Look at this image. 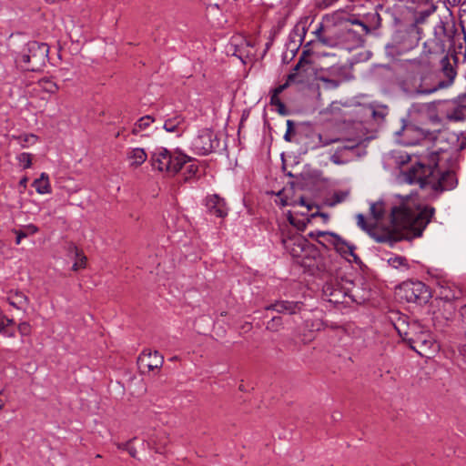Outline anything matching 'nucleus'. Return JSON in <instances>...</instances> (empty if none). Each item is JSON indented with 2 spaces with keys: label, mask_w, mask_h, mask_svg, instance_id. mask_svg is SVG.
I'll return each instance as SVG.
<instances>
[{
  "label": "nucleus",
  "mask_w": 466,
  "mask_h": 466,
  "mask_svg": "<svg viewBox=\"0 0 466 466\" xmlns=\"http://www.w3.org/2000/svg\"><path fill=\"white\" fill-rule=\"evenodd\" d=\"M342 15V12L338 13L337 18L334 15H324L311 32L315 35V39L310 40L314 41L312 45L319 43L328 47L339 46Z\"/></svg>",
  "instance_id": "8"
},
{
  "label": "nucleus",
  "mask_w": 466,
  "mask_h": 466,
  "mask_svg": "<svg viewBox=\"0 0 466 466\" xmlns=\"http://www.w3.org/2000/svg\"><path fill=\"white\" fill-rule=\"evenodd\" d=\"M314 41H309L303 47L301 56L298 63L293 67L292 71L289 74V80L293 81L294 84H309L314 80H319V72L315 67L314 63L309 59L312 54L309 46Z\"/></svg>",
  "instance_id": "9"
},
{
  "label": "nucleus",
  "mask_w": 466,
  "mask_h": 466,
  "mask_svg": "<svg viewBox=\"0 0 466 466\" xmlns=\"http://www.w3.org/2000/svg\"><path fill=\"white\" fill-rule=\"evenodd\" d=\"M6 299L12 307L17 309L25 310L29 304L28 297L20 290H10Z\"/></svg>",
  "instance_id": "24"
},
{
  "label": "nucleus",
  "mask_w": 466,
  "mask_h": 466,
  "mask_svg": "<svg viewBox=\"0 0 466 466\" xmlns=\"http://www.w3.org/2000/svg\"><path fill=\"white\" fill-rule=\"evenodd\" d=\"M372 118L378 122L382 123L389 114V108L387 106H370L369 108Z\"/></svg>",
  "instance_id": "31"
},
{
  "label": "nucleus",
  "mask_w": 466,
  "mask_h": 466,
  "mask_svg": "<svg viewBox=\"0 0 466 466\" xmlns=\"http://www.w3.org/2000/svg\"><path fill=\"white\" fill-rule=\"evenodd\" d=\"M331 241L329 238H323V240H318V243L328 249L329 246H331Z\"/></svg>",
  "instance_id": "53"
},
{
  "label": "nucleus",
  "mask_w": 466,
  "mask_h": 466,
  "mask_svg": "<svg viewBox=\"0 0 466 466\" xmlns=\"http://www.w3.org/2000/svg\"><path fill=\"white\" fill-rule=\"evenodd\" d=\"M330 237L332 238L331 246L337 253L349 261H353L357 265L362 263L360 257L355 253L356 246L354 244L346 241L338 234L331 235Z\"/></svg>",
  "instance_id": "15"
},
{
  "label": "nucleus",
  "mask_w": 466,
  "mask_h": 466,
  "mask_svg": "<svg viewBox=\"0 0 466 466\" xmlns=\"http://www.w3.org/2000/svg\"><path fill=\"white\" fill-rule=\"evenodd\" d=\"M460 40L459 30L451 9L444 7V13L440 15L439 21L433 26V32L423 44V53L426 55L442 56L451 54L454 62L458 60L455 48Z\"/></svg>",
  "instance_id": "3"
},
{
  "label": "nucleus",
  "mask_w": 466,
  "mask_h": 466,
  "mask_svg": "<svg viewBox=\"0 0 466 466\" xmlns=\"http://www.w3.org/2000/svg\"><path fill=\"white\" fill-rule=\"evenodd\" d=\"M439 285V297L441 299L451 302L461 299L463 297L462 289L457 284L442 280L438 283Z\"/></svg>",
  "instance_id": "17"
},
{
  "label": "nucleus",
  "mask_w": 466,
  "mask_h": 466,
  "mask_svg": "<svg viewBox=\"0 0 466 466\" xmlns=\"http://www.w3.org/2000/svg\"><path fill=\"white\" fill-rule=\"evenodd\" d=\"M17 160L20 163V165L23 166L24 168H29L32 165V157L31 154L29 153H21L17 157Z\"/></svg>",
  "instance_id": "43"
},
{
  "label": "nucleus",
  "mask_w": 466,
  "mask_h": 466,
  "mask_svg": "<svg viewBox=\"0 0 466 466\" xmlns=\"http://www.w3.org/2000/svg\"><path fill=\"white\" fill-rule=\"evenodd\" d=\"M447 153V149L439 148L428 155L427 163L419 162L408 171L410 183H419L420 187L427 186L437 193L451 190L458 185V178L454 171L441 170L439 162Z\"/></svg>",
  "instance_id": "2"
},
{
  "label": "nucleus",
  "mask_w": 466,
  "mask_h": 466,
  "mask_svg": "<svg viewBox=\"0 0 466 466\" xmlns=\"http://www.w3.org/2000/svg\"><path fill=\"white\" fill-rule=\"evenodd\" d=\"M0 320H2V322L4 324V333H5V329L8 326L15 324V320L13 319H9L4 314H3V316H1Z\"/></svg>",
  "instance_id": "50"
},
{
  "label": "nucleus",
  "mask_w": 466,
  "mask_h": 466,
  "mask_svg": "<svg viewBox=\"0 0 466 466\" xmlns=\"http://www.w3.org/2000/svg\"><path fill=\"white\" fill-rule=\"evenodd\" d=\"M398 295L409 303L426 304L431 298V292L425 283L419 280L402 282L398 288Z\"/></svg>",
  "instance_id": "12"
},
{
  "label": "nucleus",
  "mask_w": 466,
  "mask_h": 466,
  "mask_svg": "<svg viewBox=\"0 0 466 466\" xmlns=\"http://www.w3.org/2000/svg\"><path fill=\"white\" fill-rule=\"evenodd\" d=\"M434 213L435 208L432 207L416 206L409 199L400 198L390 209L393 232L373 234V238L379 243H389L393 246L402 239L420 237Z\"/></svg>",
  "instance_id": "1"
},
{
  "label": "nucleus",
  "mask_w": 466,
  "mask_h": 466,
  "mask_svg": "<svg viewBox=\"0 0 466 466\" xmlns=\"http://www.w3.org/2000/svg\"><path fill=\"white\" fill-rule=\"evenodd\" d=\"M39 228L34 224L22 226L21 228H13L12 232L15 235V244L19 245L23 238L35 235Z\"/></svg>",
  "instance_id": "27"
},
{
  "label": "nucleus",
  "mask_w": 466,
  "mask_h": 466,
  "mask_svg": "<svg viewBox=\"0 0 466 466\" xmlns=\"http://www.w3.org/2000/svg\"><path fill=\"white\" fill-rule=\"evenodd\" d=\"M441 0H432L431 3H426L424 6L419 7L414 13V24L415 25L424 24L428 17L431 15L439 6L437 3H441Z\"/></svg>",
  "instance_id": "23"
},
{
  "label": "nucleus",
  "mask_w": 466,
  "mask_h": 466,
  "mask_svg": "<svg viewBox=\"0 0 466 466\" xmlns=\"http://www.w3.org/2000/svg\"><path fill=\"white\" fill-rule=\"evenodd\" d=\"M198 166L196 165V164H190L187 167V171H186V177L185 179L187 180L193 177L196 176V174L198 173Z\"/></svg>",
  "instance_id": "46"
},
{
  "label": "nucleus",
  "mask_w": 466,
  "mask_h": 466,
  "mask_svg": "<svg viewBox=\"0 0 466 466\" xmlns=\"http://www.w3.org/2000/svg\"><path fill=\"white\" fill-rule=\"evenodd\" d=\"M280 202H281V206H282V207H285V206H288V205H289V203H288V201H287L286 199L281 198V199H280Z\"/></svg>",
  "instance_id": "64"
},
{
  "label": "nucleus",
  "mask_w": 466,
  "mask_h": 466,
  "mask_svg": "<svg viewBox=\"0 0 466 466\" xmlns=\"http://www.w3.org/2000/svg\"><path fill=\"white\" fill-rule=\"evenodd\" d=\"M352 286L353 281L332 276L325 280L322 287L323 296L333 304L344 303L347 297L355 301V299L350 294Z\"/></svg>",
  "instance_id": "11"
},
{
  "label": "nucleus",
  "mask_w": 466,
  "mask_h": 466,
  "mask_svg": "<svg viewBox=\"0 0 466 466\" xmlns=\"http://www.w3.org/2000/svg\"><path fill=\"white\" fill-rule=\"evenodd\" d=\"M460 104L447 116L450 120L461 121L466 119V96H459Z\"/></svg>",
  "instance_id": "29"
},
{
  "label": "nucleus",
  "mask_w": 466,
  "mask_h": 466,
  "mask_svg": "<svg viewBox=\"0 0 466 466\" xmlns=\"http://www.w3.org/2000/svg\"><path fill=\"white\" fill-rule=\"evenodd\" d=\"M132 441L133 440H129L128 441L126 442L117 443L116 446L118 450L127 451L131 457L136 458L137 450L134 446L131 445Z\"/></svg>",
  "instance_id": "40"
},
{
  "label": "nucleus",
  "mask_w": 466,
  "mask_h": 466,
  "mask_svg": "<svg viewBox=\"0 0 466 466\" xmlns=\"http://www.w3.org/2000/svg\"><path fill=\"white\" fill-rule=\"evenodd\" d=\"M461 321L464 328H466V304L461 309Z\"/></svg>",
  "instance_id": "55"
},
{
  "label": "nucleus",
  "mask_w": 466,
  "mask_h": 466,
  "mask_svg": "<svg viewBox=\"0 0 466 466\" xmlns=\"http://www.w3.org/2000/svg\"><path fill=\"white\" fill-rule=\"evenodd\" d=\"M284 247L296 258H301L300 264L311 276L327 280L333 276L329 258L325 257L307 238L294 236L283 240Z\"/></svg>",
  "instance_id": "4"
},
{
  "label": "nucleus",
  "mask_w": 466,
  "mask_h": 466,
  "mask_svg": "<svg viewBox=\"0 0 466 466\" xmlns=\"http://www.w3.org/2000/svg\"><path fill=\"white\" fill-rule=\"evenodd\" d=\"M18 331L22 336H27L31 332V327L27 322H22L18 325Z\"/></svg>",
  "instance_id": "48"
},
{
  "label": "nucleus",
  "mask_w": 466,
  "mask_h": 466,
  "mask_svg": "<svg viewBox=\"0 0 466 466\" xmlns=\"http://www.w3.org/2000/svg\"><path fill=\"white\" fill-rule=\"evenodd\" d=\"M400 336L407 342L411 350L420 356H427L429 351L434 347V341L428 330H423L419 325L413 324L409 327V330L401 332L397 328Z\"/></svg>",
  "instance_id": "10"
},
{
  "label": "nucleus",
  "mask_w": 466,
  "mask_h": 466,
  "mask_svg": "<svg viewBox=\"0 0 466 466\" xmlns=\"http://www.w3.org/2000/svg\"><path fill=\"white\" fill-rule=\"evenodd\" d=\"M315 235H316V240H320L319 238H329V239L332 240V238L330 237L331 235H336V233L334 232H330V231H320V230H317L315 231Z\"/></svg>",
  "instance_id": "49"
},
{
  "label": "nucleus",
  "mask_w": 466,
  "mask_h": 466,
  "mask_svg": "<svg viewBox=\"0 0 466 466\" xmlns=\"http://www.w3.org/2000/svg\"><path fill=\"white\" fill-rule=\"evenodd\" d=\"M388 263L390 267L396 269L407 271L410 269L408 259L402 256H394L388 259Z\"/></svg>",
  "instance_id": "30"
},
{
  "label": "nucleus",
  "mask_w": 466,
  "mask_h": 466,
  "mask_svg": "<svg viewBox=\"0 0 466 466\" xmlns=\"http://www.w3.org/2000/svg\"><path fill=\"white\" fill-rule=\"evenodd\" d=\"M153 122L154 118L149 115L140 117L136 122L132 129V134L137 135L140 131L147 129Z\"/></svg>",
  "instance_id": "33"
},
{
  "label": "nucleus",
  "mask_w": 466,
  "mask_h": 466,
  "mask_svg": "<svg viewBox=\"0 0 466 466\" xmlns=\"http://www.w3.org/2000/svg\"><path fill=\"white\" fill-rule=\"evenodd\" d=\"M461 0H446L442 3V13H444V7L450 9L448 5L456 6L461 3Z\"/></svg>",
  "instance_id": "51"
},
{
  "label": "nucleus",
  "mask_w": 466,
  "mask_h": 466,
  "mask_svg": "<svg viewBox=\"0 0 466 466\" xmlns=\"http://www.w3.org/2000/svg\"><path fill=\"white\" fill-rule=\"evenodd\" d=\"M127 157L130 161V167L137 168L146 162L147 154L144 148L135 147L128 149Z\"/></svg>",
  "instance_id": "26"
},
{
  "label": "nucleus",
  "mask_w": 466,
  "mask_h": 466,
  "mask_svg": "<svg viewBox=\"0 0 466 466\" xmlns=\"http://www.w3.org/2000/svg\"><path fill=\"white\" fill-rule=\"evenodd\" d=\"M319 140L322 143L323 146L330 145L331 143H335L338 141V139H323L321 136H319Z\"/></svg>",
  "instance_id": "57"
},
{
  "label": "nucleus",
  "mask_w": 466,
  "mask_h": 466,
  "mask_svg": "<svg viewBox=\"0 0 466 466\" xmlns=\"http://www.w3.org/2000/svg\"><path fill=\"white\" fill-rule=\"evenodd\" d=\"M283 327L282 318L273 316L266 324V329L271 332H277Z\"/></svg>",
  "instance_id": "36"
},
{
  "label": "nucleus",
  "mask_w": 466,
  "mask_h": 466,
  "mask_svg": "<svg viewBox=\"0 0 466 466\" xmlns=\"http://www.w3.org/2000/svg\"><path fill=\"white\" fill-rule=\"evenodd\" d=\"M277 107H278V112H279L280 115H282V116H286V115H288V113H289V112H288V110H287V108H286V106H285V104H284L283 102H281L280 104H279V105L277 106Z\"/></svg>",
  "instance_id": "52"
},
{
  "label": "nucleus",
  "mask_w": 466,
  "mask_h": 466,
  "mask_svg": "<svg viewBox=\"0 0 466 466\" xmlns=\"http://www.w3.org/2000/svg\"><path fill=\"white\" fill-rule=\"evenodd\" d=\"M30 139H34V140H35V139H36V137H35V136H34V135L25 136V137L24 141H25V142H29V140H30Z\"/></svg>",
  "instance_id": "62"
},
{
  "label": "nucleus",
  "mask_w": 466,
  "mask_h": 466,
  "mask_svg": "<svg viewBox=\"0 0 466 466\" xmlns=\"http://www.w3.org/2000/svg\"><path fill=\"white\" fill-rule=\"evenodd\" d=\"M167 164L166 166H168V169H165V172L172 175L178 173L185 164L192 161L190 157L178 149L175 151L167 149Z\"/></svg>",
  "instance_id": "18"
},
{
  "label": "nucleus",
  "mask_w": 466,
  "mask_h": 466,
  "mask_svg": "<svg viewBox=\"0 0 466 466\" xmlns=\"http://www.w3.org/2000/svg\"><path fill=\"white\" fill-rule=\"evenodd\" d=\"M282 101L280 100L279 96L278 95H274L272 94L271 96H270V104L272 106H278L279 104H280Z\"/></svg>",
  "instance_id": "54"
},
{
  "label": "nucleus",
  "mask_w": 466,
  "mask_h": 466,
  "mask_svg": "<svg viewBox=\"0 0 466 466\" xmlns=\"http://www.w3.org/2000/svg\"><path fill=\"white\" fill-rule=\"evenodd\" d=\"M206 207L211 215L218 218H225L228 215V208L224 198L218 195H211L206 198Z\"/></svg>",
  "instance_id": "20"
},
{
  "label": "nucleus",
  "mask_w": 466,
  "mask_h": 466,
  "mask_svg": "<svg viewBox=\"0 0 466 466\" xmlns=\"http://www.w3.org/2000/svg\"><path fill=\"white\" fill-rule=\"evenodd\" d=\"M349 196L348 191H337L335 192L332 197L329 199L328 205L329 207H334L337 204H339L346 200V198Z\"/></svg>",
  "instance_id": "37"
},
{
  "label": "nucleus",
  "mask_w": 466,
  "mask_h": 466,
  "mask_svg": "<svg viewBox=\"0 0 466 466\" xmlns=\"http://www.w3.org/2000/svg\"><path fill=\"white\" fill-rule=\"evenodd\" d=\"M295 127H296V124L293 120H290V119L287 120V131L284 135V139L287 142L292 141V137L295 134Z\"/></svg>",
  "instance_id": "42"
},
{
  "label": "nucleus",
  "mask_w": 466,
  "mask_h": 466,
  "mask_svg": "<svg viewBox=\"0 0 466 466\" xmlns=\"http://www.w3.org/2000/svg\"><path fill=\"white\" fill-rule=\"evenodd\" d=\"M402 71L403 76L396 77V85L407 96L429 95L436 88L425 84L427 79V64L420 59L403 61L392 66V72Z\"/></svg>",
  "instance_id": "5"
},
{
  "label": "nucleus",
  "mask_w": 466,
  "mask_h": 466,
  "mask_svg": "<svg viewBox=\"0 0 466 466\" xmlns=\"http://www.w3.org/2000/svg\"><path fill=\"white\" fill-rule=\"evenodd\" d=\"M337 0H322V5L324 7H329L332 5Z\"/></svg>",
  "instance_id": "60"
},
{
  "label": "nucleus",
  "mask_w": 466,
  "mask_h": 466,
  "mask_svg": "<svg viewBox=\"0 0 466 466\" xmlns=\"http://www.w3.org/2000/svg\"><path fill=\"white\" fill-rule=\"evenodd\" d=\"M319 80L325 84V88L327 89H336L339 86L341 81L337 79L329 78L324 76H319Z\"/></svg>",
  "instance_id": "39"
},
{
  "label": "nucleus",
  "mask_w": 466,
  "mask_h": 466,
  "mask_svg": "<svg viewBox=\"0 0 466 466\" xmlns=\"http://www.w3.org/2000/svg\"><path fill=\"white\" fill-rule=\"evenodd\" d=\"M68 256L72 258H78L82 256L83 251L79 249L74 243H69L66 248Z\"/></svg>",
  "instance_id": "45"
},
{
  "label": "nucleus",
  "mask_w": 466,
  "mask_h": 466,
  "mask_svg": "<svg viewBox=\"0 0 466 466\" xmlns=\"http://www.w3.org/2000/svg\"><path fill=\"white\" fill-rule=\"evenodd\" d=\"M164 358L158 351H151L145 350L137 359L138 369L141 373L152 371L156 369H160L163 365Z\"/></svg>",
  "instance_id": "14"
},
{
  "label": "nucleus",
  "mask_w": 466,
  "mask_h": 466,
  "mask_svg": "<svg viewBox=\"0 0 466 466\" xmlns=\"http://www.w3.org/2000/svg\"><path fill=\"white\" fill-rule=\"evenodd\" d=\"M299 205H301V206H306V207L308 208V209H310L309 205L306 204V201H305V198H299Z\"/></svg>",
  "instance_id": "61"
},
{
  "label": "nucleus",
  "mask_w": 466,
  "mask_h": 466,
  "mask_svg": "<svg viewBox=\"0 0 466 466\" xmlns=\"http://www.w3.org/2000/svg\"><path fill=\"white\" fill-rule=\"evenodd\" d=\"M305 304L302 301L278 299L265 307L266 311H275L279 314L294 315L300 312Z\"/></svg>",
  "instance_id": "16"
},
{
  "label": "nucleus",
  "mask_w": 466,
  "mask_h": 466,
  "mask_svg": "<svg viewBox=\"0 0 466 466\" xmlns=\"http://www.w3.org/2000/svg\"><path fill=\"white\" fill-rule=\"evenodd\" d=\"M465 23V20H461V32H459L460 40L457 42V48H455L456 52H458L459 55L463 56L464 60H466V28L464 25Z\"/></svg>",
  "instance_id": "32"
},
{
  "label": "nucleus",
  "mask_w": 466,
  "mask_h": 466,
  "mask_svg": "<svg viewBox=\"0 0 466 466\" xmlns=\"http://www.w3.org/2000/svg\"><path fill=\"white\" fill-rule=\"evenodd\" d=\"M32 187L35 188L38 194H49L51 193V185L49 177L46 173L43 172L40 177L35 179L32 183Z\"/></svg>",
  "instance_id": "28"
},
{
  "label": "nucleus",
  "mask_w": 466,
  "mask_h": 466,
  "mask_svg": "<svg viewBox=\"0 0 466 466\" xmlns=\"http://www.w3.org/2000/svg\"><path fill=\"white\" fill-rule=\"evenodd\" d=\"M184 123V117L181 115H177L167 119L163 125V128L167 132L177 133V136H181L185 129Z\"/></svg>",
  "instance_id": "25"
},
{
  "label": "nucleus",
  "mask_w": 466,
  "mask_h": 466,
  "mask_svg": "<svg viewBox=\"0 0 466 466\" xmlns=\"http://www.w3.org/2000/svg\"><path fill=\"white\" fill-rule=\"evenodd\" d=\"M364 23H367L370 28V32L371 29H377L380 26L381 18L380 15L376 12L373 14H368L363 19H361Z\"/></svg>",
  "instance_id": "35"
},
{
  "label": "nucleus",
  "mask_w": 466,
  "mask_h": 466,
  "mask_svg": "<svg viewBox=\"0 0 466 466\" xmlns=\"http://www.w3.org/2000/svg\"><path fill=\"white\" fill-rule=\"evenodd\" d=\"M339 151H338V149H337V150L335 151V153L330 157V160H331V162H333L334 164H337V165H338V164L342 163L341 161H339Z\"/></svg>",
  "instance_id": "56"
},
{
  "label": "nucleus",
  "mask_w": 466,
  "mask_h": 466,
  "mask_svg": "<svg viewBox=\"0 0 466 466\" xmlns=\"http://www.w3.org/2000/svg\"><path fill=\"white\" fill-rule=\"evenodd\" d=\"M357 225L364 231L370 233L373 229V225L369 224L362 214L357 215Z\"/></svg>",
  "instance_id": "41"
},
{
  "label": "nucleus",
  "mask_w": 466,
  "mask_h": 466,
  "mask_svg": "<svg viewBox=\"0 0 466 466\" xmlns=\"http://www.w3.org/2000/svg\"><path fill=\"white\" fill-rule=\"evenodd\" d=\"M27 182L28 178L26 177H24L20 179L19 186L25 189L27 186Z\"/></svg>",
  "instance_id": "59"
},
{
  "label": "nucleus",
  "mask_w": 466,
  "mask_h": 466,
  "mask_svg": "<svg viewBox=\"0 0 466 466\" xmlns=\"http://www.w3.org/2000/svg\"><path fill=\"white\" fill-rule=\"evenodd\" d=\"M49 46L46 43L29 41L15 56V62L24 71L40 72L48 61Z\"/></svg>",
  "instance_id": "6"
},
{
  "label": "nucleus",
  "mask_w": 466,
  "mask_h": 466,
  "mask_svg": "<svg viewBox=\"0 0 466 466\" xmlns=\"http://www.w3.org/2000/svg\"><path fill=\"white\" fill-rule=\"evenodd\" d=\"M291 84H294V82L289 80V75H288L286 82L282 85H279L278 87H276L273 90L272 94L279 96V94L282 93L286 88H288Z\"/></svg>",
  "instance_id": "47"
},
{
  "label": "nucleus",
  "mask_w": 466,
  "mask_h": 466,
  "mask_svg": "<svg viewBox=\"0 0 466 466\" xmlns=\"http://www.w3.org/2000/svg\"><path fill=\"white\" fill-rule=\"evenodd\" d=\"M370 214L376 222L381 220L385 214L384 203L379 201L372 203L370 208Z\"/></svg>",
  "instance_id": "34"
},
{
  "label": "nucleus",
  "mask_w": 466,
  "mask_h": 466,
  "mask_svg": "<svg viewBox=\"0 0 466 466\" xmlns=\"http://www.w3.org/2000/svg\"><path fill=\"white\" fill-rule=\"evenodd\" d=\"M449 55L450 54H446L441 59V72L446 79L440 80L435 86H433V88H436V91L450 86L453 83L457 75L455 67L450 61Z\"/></svg>",
  "instance_id": "19"
},
{
  "label": "nucleus",
  "mask_w": 466,
  "mask_h": 466,
  "mask_svg": "<svg viewBox=\"0 0 466 466\" xmlns=\"http://www.w3.org/2000/svg\"><path fill=\"white\" fill-rule=\"evenodd\" d=\"M307 30L308 29L306 19L305 21H299L291 31L289 35V43L288 46L289 48H290V51L292 52L293 56L299 49V46H297V43L299 42V45L302 44L307 34Z\"/></svg>",
  "instance_id": "21"
},
{
  "label": "nucleus",
  "mask_w": 466,
  "mask_h": 466,
  "mask_svg": "<svg viewBox=\"0 0 466 466\" xmlns=\"http://www.w3.org/2000/svg\"><path fill=\"white\" fill-rule=\"evenodd\" d=\"M40 86L42 88L50 94H55L58 90V86L56 82L49 78H43L39 81Z\"/></svg>",
  "instance_id": "38"
},
{
  "label": "nucleus",
  "mask_w": 466,
  "mask_h": 466,
  "mask_svg": "<svg viewBox=\"0 0 466 466\" xmlns=\"http://www.w3.org/2000/svg\"><path fill=\"white\" fill-rule=\"evenodd\" d=\"M416 131L413 127V126H407L403 128V132L406 136L410 135V133Z\"/></svg>",
  "instance_id": "58"
},
{
  "label": "nucleus",
  "mask_w": 466,
  "mask_h": 466,
  "mask_svg": "<svg viewBox=\"0 0 466 466\" xmlns=\"http://www.w3.org/2000/svg\"><path fill=\"white\" fill-rule=\"evenodd\" d=\"M76 260L72 266V269L74 271H77L80 268H86V257L82 253V256H79L78 258H74Z\"/></svg>",
  "instance_id": "44"
},
{
  "label": "nucleus",
  "mask_w": 466,
  "mask_h": 466,
  "mask_svg": "<svg viewBox=\"0 0 466 466\" xmlns=\"http://www.w3.org/2000/svg\"><path fill=\"white\" fill-rule=\"evenodd\" d=\"M308 236L312 238V239H315L316 240V235H315V231H311L308 234Z\"/></svg>",
  "instance_id": "63"
},
{
  "label": "nucleus",
  "mask_w": 466,
  "mask_h": 466,
  "mask_svg": "<svg viewBox=\"0 0 466 466\" xmlns=\"http://www.w3.org/2000/svg\"><path fill=\"white\" fill-rule=\"evenodd\" d=\"M368 34H370V28L367 23H364L355 15L343 13L339 46L347 50L358 48L363 45V37Z\"/></svg>",
  "instance_id": "7"
},
{
  "label": "nucleus",
  "mask_w": 466,
  "mask_h": 466,
  "mask_svg": "<svg viewBox=\"0 0 466 466\" xmlns=\"http://www.w3.org/2000/svg\"><path fill=\"white\" fill-rule=\"evenodd\" d=\"M167 149L166 147H156L150 155V163L152 167L160 172H165V169H168V166H166L167 164Z\"/></svg>",
  "instance_id": "22"
},
{
  "label": "nucleus",
  "mask_w": 466,
  "mask_h": 466,
  "mask_svg": "<svg viewBox=\"0 0 466 466\" xmlns=\"http://www.w3.org/2000/svg\"><path fill=\"white\" fill-rule=\"evenodd\" d=\"M192 145L198 155L207 156L219 147V140L211 129L204 128L198 132Z\"/></svg>",
  "instance_id": "13"
}]
</instances>
